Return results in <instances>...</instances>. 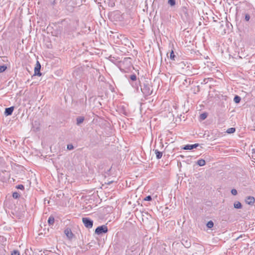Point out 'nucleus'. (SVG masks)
I'll use <instances>...</instances> for the list:
<instances>
[{
	"label": "nucleus",
	"instance_id": "f257e3e1",
	"mask_svg": "<svg viewBox=\"0 0 255 255\" xmlns=\"http://www.w3.org/2000/svg\"><path fill=\"white\" fill-rule=\"evenodd\" d=\"M141 90L145 96L150 95L152 93V89L151 85L148 83H144L141 87Z\"/></svg>",
	"mask_w": 255,
	"mask_h": 255
},
{
	"label": "nucleus",
	"instance_id": "f03ea898",
	"mask_svg": "<svg viewBox=\"0 0 255 255\" xmlns=\"http://www.w3.org/2000/svg\"><path fill=\"white\" fill-rule=\"evenodd\" d=\"M82 221L84 226L87 228H92L93 225V222L88 218H83Z\"/></svg>",
	"mask_w": 255,
	"mask_h": 255
},
{
	"label": "nucleus",
	"instance_id": "7ed1b4c3",
	"mask_svg": "<svg viewBox=\"0 0 255 255\" xmlns=\"http://www.w3.org/2000/svg\"><path fill=\"white\" fill-rule=\"evenodd\" d=\"M108 232V228L106 225H103L97 227L95 230V233L100 235L103 233H106Z\"/></svg>",
	"mask_w": 255,
	"mask_h": 255
},
{
	"label": "nucleus",
	"instance_id": "20e7f679",
	"mask_svg": "<svg viewBox=\"0 0 255 255\" xmlns=\"http://www.w3.org/2000/svg\"><path fill=\"white\" fill-rule=\"evenodd\" d=\"M41 65L39 61H37L36 66L34 68V75L37 76H41V73L40 72Z\"/></svg>",
	"mask_w": 255,
	"mask_h": 255
},
{
	"label": "nucleus",
	"instance_id": "39448f33",
	"mask_svg": "<svg viewBox=\"0 0 255 255\" xmlns=\"http://www.w3.org/2000/svg\"><path fill=\"white\" fill-rule=\"evenodd\" d=\"M199 146V144L195 143L194 144H187L182 148L184 150H191L193 148H196Z\"/></svg>",
	"mask_w": 255,
	"mask_h": 255
},
{
	"label": "nucleus",
	"instance_id": "423d86ee",
	"mask_svg": "<svg viewBox=\"0 0 255 255\" xmlns=\"http://www.w3.org/2000/svg\"><path fill=\"white\" fill-rule=\"evenodd\" d=\"M64 233L69 239H71L73 237V234L69 228L66 229L64 230Z\"/></svg>",
	"mask_w": 255,
	"mask_h": 255
},
{
	"label": "nucleus",
	"instance_id": "0eeeda50",
	"mask_svg": "<svg viewBox=\"0 0 255 255\" xmlns=\"http://www.w3.org/2000/svg\"><path fill=\"white\" fill-rule=\"evenodd\" d=\"M245 201L249 205H253L255 202V199L253 196H248L246 198Z\"/></svg>",
	"mask_w": 255,
	"mask_h": 255
},
{
	"label": "nucleus",
	"instance_id": "6e6552de",
	"mask_svg": "<svg viewBox=\"0 0 255 255\" xmlns=\"http://www.w3.org/2000/svg\"><path fill=\"white\" fill-rule=\"evenodd\" d=\"M195 250L201 255H204V249L202 246L197 245L195 246Z\"/></svg>",
	"mask_w": 255,
	"mask_h": 255
},
{
	"label": "nucleus",
	"instance_id": "1a4fd4ad",
	"mask_svg": "<svg viewBox=\"0 0 255 255\" xmlns=\"http://www.w3.org/2000/svg\"><path fill=\"white\" fill-rule=\"evenodd\" d=\"M14 110L13 107L5 108L4 115L5 116H10L12 114Z\"/></svg>",
	"mask_w": 255,
	"mask_h": 255
},
{
	"label": "nucleus",
	"instance_id": "9d476101",
	"mask_svg": "<svg viewBox=\"0 0 255 255\" xmlns=\"http://www.w3.org/2000/svg\"><path fill=\"white\" fill-rule=\"evenodd\" d=\"M125 63H126L127 65H128L129 66L131 65V62H130V58L129 57L125 58L121 64V66H122V64H124Z\"/></svg>",
	"mask_w": 255,
	"mask_h": 255
},
{
	"label": "nucleus",
	"instance_id": "9b49d317",
	"mask_svg": "<svg viewBox=\"0 0 255 255\" xmlns=\"http://www.w3.org/2000/svg\"><path fill=\"white\" fill-rule=\"evenodd\" d=\"M84 120V118L83 117H78L76 119V124L77 125H80L82 124Z\"/></svg>",
	"mask_w": 255,
	"mask_h": 255
},
{
	"label": "nucleus",
	"instance_id": "f8f14e48",
	"mask_svg": "<svg viewBox=\"0 0 255 255\" xmlns=\"http://www.w3.org/2000/svg\"><path fill=\"white\" fill-rule=\"evenodd\" d=\"M156 157L157 159H160L162 156V152L158 151L157 149L154 150Z\"/></svg>",
	"mask_w": 255,
	"mask_h": 255
},
{
	"label": "nucleus",
	"instance_id": "ddd939ff",
	"mask_svg": "<svg viewBox=\"0 0 255 255\" xmlns=\"http://www.w3.org/2000/svg\"><path fill=\"white\" fill-rule=\"evenodd\" d=\"M234 207L236 209H241L242 205L239 201H236L234 204Z\"/></svg>",
	"mask_w": 255,
	"mask_h": 255
},
{
	"label": "nucleus",
	"instance_id": "4468645a",
	"mask_svg": "<svg viewBox=\"0 0 255 255\" xmlns=\"http://www.w3.org/2000/svg\"><path fill=\"white\" fill-rule=\"evenodd\" d=\"M197 164L200 166H204L205 164V161L204 159H199L197 161Z\"/></svg>",
	"mask_w": 255,
	"mask_h": 255
},
{
	"label": "nucleus",
	"instance_id": "2eb2a0df",
	"mask_svg": "<svg viewBox=\"0 0 255 255\" xmlns=\"http://www.w3.org/2000/svg\"><path fill=\"white\" fill-rule=\"evenodd\" d=\"M48 224L50 225H52L54 224V218L52 216H50L48 220Z\"/></svg>",
	"mask_w": 255,
	"mask_h": 255
},
{
	"label": "nucleus",
	"instance_id": "dca6fc26",
	"mask_svg": "<svg viewBox=\"0 0 255 255\" xmlns=\"http://www.w3.org/2000/svg\"><path fill=\"white\" fill-rule=\"evenodd\" d=\"M207 117V114L206 113H204L200 115V119L201 120H204L205 119H206Z\"/></svg>",
	"mask_w": 255,
	"mask_h": 255
},
{
	"label": "nucleus",
	"instance_id": "f3484780",
	"mask_svg": "<svg viewBox=\"0 0 255 255\" xmlns=\"http://www.w3.org/2000/svg\"><path fill=\"white\" fill-rule=\"evenodd\" d=\"M236 129L234 128H231L227 129V132L228 133H233L235 131Z\"/></svg>",
	"mask_w": 255,
	"mask_h": 255
},
{
	"label": "nucleus",
	"instance_id": "a211bd4d",
	"mask_svg": "<svg viewBox=\"0 0 255 255\" xmlns=\"http://www.w3.org/2000/svg\"><path fill=\"white\" fill-rule=\"evenodd\" d=\"M234 101L236 103H239L241 101V98L238 96H236L234 99Z\"/></svg>",
	"mask_w": 255,
	"mask_h": 255
},
{
	"label": "nucleus",
	"instance_id": "6ab92c4d",
	"mask_svg": "<svg viewBox=\"0 0 255 255\" xmlns=\"http://www.w3.org/2000/svg\"><path fill=\"white\" fill-rule=\"evenodd\" d=\"M214 226V223L212 221H209L207 224V226L209 228H212Z\"/></svg>",
	"mask_w": 255,
	"mask_h": 255
},
{
	"label": "nucleus",
	"instance_id": "aec40b11",
	"mask_svg": "<svg viewBox=\"0 0 255 255\" xmlns=\"http://www.w3.org/2000/svg\"><path fill=\"white\" fill-rule=\"evenodd\" d=\"M7 68V67L5 65L0 66V73L4 72Z\"/></svg>",
	"mask_w": 255,
	"mask_h": 255
},
{
	"label": "nucleus",
	"instance_id": "412c9836",
	"mask_svg": "<svg viewBox=\"0 0 255 255\" xmlns=\"http://www.w3.org/2000/svg\"><path fill=\"white\" fill-rule=\"evenodd\" d=\"M168 3L171 6H174L175 4V0H168Z\"/></svg>",
	"mask_w": 255,
	"mask_h": 255
},
{
	"label": "nucleus",
	"instance_id": "4be33fe9",
	"mask_svg": "<svg viewBox=\"0 0 255 255\" xmlns=\"http://www.w3.org/2000/svg\"><path fill=\"white\" fill-rule=\"evenodd\" d=\"M175 55L174 54V52L173 50L171 51L170 54V58L171 59L174 60H175Z\"/></svg>",
	"mask_w": 255,
	"mask_h": 255
},
{
	"label": "nucleus",
	"instance_id": "5701e85b",
	"mask_svg": "<svg viewBox=\"0 0 255 255\" xmlns=\"http://www.w3.org/2000/svg\"><path fill=\"white\" fill-rule=\"evenodd\" d=\"M129 78L131 80L134 81L136 80V76L135 74H132L130 76Z\"/></svg>",
	"mask_w": 255,
	"mask_h": 255
},
{
	"label": "nucleus",
	"instance_id": "b1692460",
	"mask_svg": "<svg viewBox=\"0 0 255 255\" xmlns=\"http://www.w3.org/2000/svg\"><path fill=\"white\" fill-rule=\"evenodd\" d=\"M12 196L14 198L17 199L19 197V194L17 192H14L12 194Z\"/></svg>",
	"mask_w": 255,
	"mask_h": 255
},
{
	"label": "nucleus",
	"instance_id": "393cba45",
	"mask_svg": "<svg viewBox=\"0 0 255 255\" xmlns=\"http://www.w3.org/2000/svg\"><path fill=\"white\" fill-rule=\"evenodd\" d=\"M16 188L18 189H21V190H23L24 188L23 185L22 184H19V185H17L16 186Z\"/></svg>",
	"mask_w": 255,
	"mask_h": 255
},
{
	"label": "nucleus",
	"instance_id": "a878e982",
	"mask_svg": "<svg viewBox=\"0 0 255 255\" xmlns=\"http://www.w3.org/2000/svg\"><path fill=\"white\" fill-rule=\"evenodd\" d=\"M231 193L233 195H236L238 193L237 192V191L236 189H232L231 190Z\"/></svg>",
	"mask_w": 255,
	"mask_h": 255
},
{
	"label": "nucleus",
	"instance_id": "bb28decb",
	"mask_svg": "<svg viewBox=\"0 0 255 255\" xmlns=\"http://www.w3.org/2000/svg\"><path fill=\"white\" fill-rule=\"evenodd\" d=\"M151 200H152V198H151V196H150V195L146 196L144 199V201H151Z\"/></svg>",
	"mask_w": 255,
	"mask_h": 255
},
{
	"label": "nucleus",
	"instance_id": "cd10ccee",
	"mask_svg": "<svg viewBox=\"0 0 255 255\" xmlns=\"http://www.w3.org/2000/svg\"><path fill=\"white\" fill-rule=\"evenodd\" d=\"M67 148L69 150H72L74 148V146H73L72 144H70L67 145Z\"/></svg>",
	"mask_w": 255,
	"mask_h": 255
},
{
	"label": "nucleus",
	"instance_id": "c85d7f7f",
	"mask_svg": "<svg viewBox=\"0 0 255 255\" xmlns=\"http://www.w3.org/2000/svg\"><path fill=\"white\" fill-rule=\"evenodd\" d=\"M250 19V16L249 14H246L245 15V20L247 21H249Z\"/></svg>",
	"mask_w": 255,
	"mask_h": 255
},
{
	"label": "nucleus",
	"instance_id": "c756f323",
	"mask_svg": "<svg viewBox=\"0 0 255 255\" xmlns=\"http://www.w3.org/2000/svg\"><path fill=\"white\" fill-rule=\"evenodd\" d=\"M11 255H19V253L18 251H14L12 252Z\"/></svg>",
	"mask_w": 255,
	"mask_h": 255
},
{
	"label": "nucleus",
	"instance_id": "7c9ffc66",
	"mask_svg": "<svg viewBox=\"0 0 255 255\" xmlns=\"http://www.w3.org/2000/svg\"><path fill=\"white\" fill-rule=\"evenodd\" d=\"M193 255H203L200 254V253L195 252L194 254H193Z\"/></svg>",
	"mask_w": 255,
	"mask_h": 255
},
{
	"label": "nucleus",
	"instance_id": "2f4dec72",
	"mask_svg": "<svg viewBox=\"0 0 255 255\" xmlns=\"http://www.w3.org/2000/svg\"><path fill=\"white\" fill-rule=\"evenodd\" d=\"M184 246H185V247L186 248H188V247H189V246H188V245H184Z\"/></svg>",
	"mask_w": 255,
	"mask_h": 255
},
{
	"label": "nucleus",
	"instance_id": "473e14b6",
	"mask_svg": "<svg viewBox=\"0 0 255 255\" xmlns=\"http://www.w3.org/2000/svg\"><path fill=\"white\" fill-rule=\"evenodd\" d=\"M253 153H255V152H253Z\"/></svg>",
	"mask_w": 255,
	"mask_h": 255
}]
</instances>
